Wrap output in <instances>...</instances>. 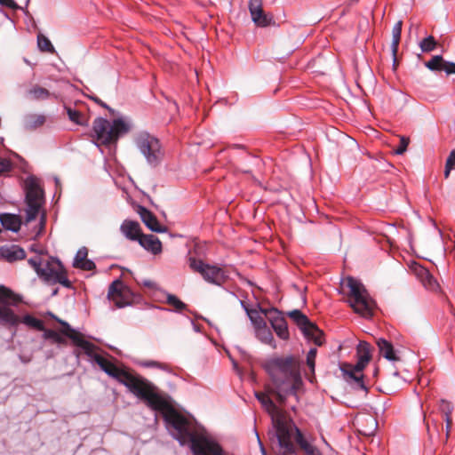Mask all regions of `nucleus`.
I'll list each match as a JSON object with an SVG mask.
<instances>
[{
    "label": "nucleus",
    "instance_id": "nucleus-1",
    "mask_svg": "<svg viewBox=\"0 0 455 455\" xmlns=\"http://www.w3.org/2000/svg\"><path fill=\"white\" fill-rule=\"evenodd\" d=\"M62 323L65 326L62 332L71 339L74 346L83 349L92 363H96L109 377L124 385L131 393L143 401L148 407L161 412L166 427L169 428L171 426V403L158 391L156 387L148 379L116 366L111 356L99 353L100 347L86 340L81 332L71 328L68 323Z\"/></svg>",
    "mask_w": 455,
    "mask_h": 455
},
{
    "label": "nucleus",
    "instance_id": "nucleus-2",
    "mask_svg": "<svg viewBox=\"0 0 455 455\" xmlns=\"http://www.w3.org/2000/svg\"><path fill=\"white\" fill-rule=\"evenodd\" d=\"M263 367L269 376L270 384L266 387L265 393H256V397L274 421V418L283 416L270 395L275 396L276 402L283 405L289 395H296L303 384L300 363L293 355L276 356L267 360Z\"/></svg>",
    "mask_w": 455,
    "mask_h": 455
},
{
    "label": "nucleus",
    "instance_id": "nucleus-3",
    "mask_svg": "<svg viewBox=\"0 0 455 455\" xmlns=\"http://www.w3.org/2000/svg\"><path fill=\"white\" fill-rule=\"evenodd\" d=\"M172 436L181 445L189 444L194 455H225L221 446L204 433H199L192 419L181 414L172 401Z\"/></svg>",
    "mask_w": 455,
    "mask_h": 455
},
{
    "label": "nucleus",
    "instance_id": "nucleus-4",
    "mask_svg": "<svg viewBox=\"0 0 455 455\" xmlns=\"http://www.w3.org/2000/svg\"><path fill=\"white\" fill-rule=\"evenodd\" d=\"M273 425L276 437V443L273 446V449L276 455L295 454L297 449L292 439L305 455H322L320 451L305 438L302 432L291 420H287L283 417H277L274 418Z\"/></svg>",
    "mask_w": 455,
    "mask_h": 455
},
{
    "label": "nucleus",
    "instance_id": "nucleus-5",
    "mask_svg": "<svg viewBox=\"0 0 455 455\" xmlns=\"http://www.w3.org/2000/svg\"><path fill=\"white\" fill-rule=\"evenodd\" d=\"M28 264L35 269L38 276L47 283H60L64 287H70L71 283L61 262L50 257L46 260L39 256L28 259Z\"/></svg>",
    "mask_w": 455,
    "mask_h": 455
},
{
    "label": "nucleus",
    "instance_id": "nucleus-6",
    "mask_svg": "<svg viewBox=\"0 0 455 455\" xmlns=\"http://www.w3.org/2000/svg\"><path fill=\"white\" fill-rule=\"evenodd\" d=\"M128 131V124L119 118L110 123L105 118L98 117L92 124L93 138L97 146L115 143L120 136L127 133Z\"/></svg>",
    "mask_w": 455,
    "mask_h": 455
},
{
    "label": "nucleus",
    "instance_id": "nucleus-7",
    "mask_svg": "<svg viewBox=\"0 0 455 455\" xmlns=\"http://www.w3.org/2000/svg\"><path fill=\"white\" fill-rule=\"evenodd\" d=\"M347 285L349 288V296L353 299L350 305L355 312L364 317H371L375 302L370 298L363 284L353 277H347Z\"/></svg>",
    "mask_w": 455,
    "mask_h": 455
},
{
    "label": "nucleus",
    "instance_id": "nucleus-8",
    "mask_svg": "<svg viewBox=\"0 0 455 455\" xmlns=\"http://www.w3.org/2000/svg\"><path fill=\"white\" fill-rule=\"evenodd\" d=\"M43 202L44 192L37 181L34 179L28 180L26 184V220L28 222L37 217Z\"/></svg>",
    "mask_w": 455,
    "mask_h": 455
},
{
    "label": "nucleus",
    "instance_id": "nucleus-9",
    "mask_svg": "<svg viewBox=\"0 0 455 455\" xmlns=\"http://www.w3.org/2000/svg\"><path fill=\"white\" fill-rule=\"evenodd\" d=\"M188 264L194 272L200 274L210 283L221 285L226 281L224 270L218 266L206 264L194 257H189Z\"/></svg>",
    "mask_w": 455,
    "mask_h": 455
},
{
    "label": "nucleus",
    "instance_id": "nucleus-10",
    "mask_svg": "<svg viewBox=\"0 0 455 455\" xmlns=\"http://www.w3.org/2000/svg\"><path fill=\"white\" fill-rule=\"evenodd\" d=\"M136 145L150 164H157L163 154L159 140L148 132H141L136 138Z\"/></svg>",
    "mask_w": 455,
    "mask_h": 455
},
{
    "label": "nucleus",
    "instance_id": "nucleus-11",
    "mask_svg": "<svg viewBox=\"0 0 455 455\" xmlns=\"http://www.w3.org/2000/svg\"><path fill=\"white\" fill-rule=\"evenodd\" d=\"M364 368V366H361V364L357 363L355 364L344 363L340 365V371H342L344 379L355 389L367 393L368 387L363 380Z\"/></svg>",
    "mask_w": 455,
    "mask_h": 455
},
{
    "label": "nucleus",
    "instance_id": "nucleus-12",
    "mask_svg": "<svg viewBox=\"0 0 455 455\" xmlns=\"http://www.w3.org/2000/svg\"><path fill=\"white\" fill-rule=\"evenodd\" d=\"M248 8L252 21L258 27L266 28L275 23L273 16L264 12L263 0H250Z\"/></svg>",
    "mask_w": 455,
    "mask_h": 455
},
{
    "label": "nucleus",
    "instance_id": "nucleus-13",
    "mask_svg": "<svg viewBox=\"0 0 455 455\" xmlns=\"http://www.w3.org/2000/svg\"><path fill=\"white\" fill-rule=\"evenodd\" d=\"M130 291L121 280H115L108 288V296L117 307H124L130 304Z\"/></svg>",
    "mask_w": 455,
    "mask_h": 455
},
{
    "label": "nucleus",
    "instance_id": "nucleus-14",
    "mask_svg": "<svg viewBox=\"0 0 455 455\" xmlns=\"http://www.w3.org/2000/svg\"><path fill=\"white\" fill-rule=\"evenodd\" d=\"M266 316L271 323L272 328L275 331L276 335L282 339H288L290 337L287 322L281 315V313L275 309L271 308L269 310L264 311Z\"/></svg>",
    "mask_w": 455,
    "mask_h": 455
},
{
    "label": "nucleus",
    "instance_id": "nucleus-15",
    "mask_svg": "<svg viewBox=\"0 0 455 455\" xmlns=\"http://www.w3.org/2000/svg\"><path fill=\"white\" fill-rule=\"evenodd\" d=\"M425 67L431 71H445L447 75L455 74V63L443 60L441 55H435L425 62Z\"/></svg>",
    "mask_w": 455,
    "mask_h": 455
},
{
    "label": "nucleus",
    "instance_id": "nucleus-16",
    "mask_svg": "<svg viewBox=\"0 0 455 455\" xmlns=\"http://www.w3.org/2000/svg\"><path fill=\"white\" fill-rule=\"evenodd\" d=\"M136 212L140 215L142 222L154 232H162V227L156 217L146 207L142 205H137Z\"/></svg>",
    "mask_w": 455,
    "mask_h": 455
},
{
    "label": "nucleus",
    "instance_id": "nucleus-17",
    "mask_svg": "<svg viewBox=\"0 0 455 455\" xmlns=\"http://www.w3.org/2000/svg\"><path fill=\"white\" fill-rule=\"evenodd\" d=\"M120 230L131 241L138 242L143 235L140 223L131 220H124L120 227Z\"/></svg>",
    "mask_w": 455,
    "mask_h": 455
},
{
    "label": "nucleus",
    "instance_id": "nucleus-18",
    "mask_svg": "<svg viewBox=\"0 0 455 455\" xmlns=\"http://www.w3.org/2000/svg\"><path fill=\"white\" fill-rule=\"evenodd\" d=\"M88 249L86 247H81L74 259L73 267L85 271L93 270L96 267L95 263L87 259Z\"/></svg>",
    "mask_w": 455,
    "mask_h": 455
},
{
    "label": "nucleus",
    "instance_id": "nucleus-19",
    "mask_svg": "<svg viewBox=\"0 0 455 455\" xmlns=\"http://www.w3.org/2000/svg\"><path fill=\"white\" fill-rule=\"evenodd\" d=\"M9 306L0 304V323L7 327H16L20 323V317Z\"/></svg>",
    "mask_w": 455,
    "mask_h": 455
},
{
    "label": "nucleus",
    "instance_id": "nucleus-20",
    "mask_svg": "<svg viewBox=\"0 0 455 455\" xmlns=\"http://www.w3.org/2000/svg\"><path fill=\"white\" fill-rule=\"evenodd\" d=\"M138 242L145 250L155 255L162 251V243L154 235L143 234Z\"/></svg>",
    "mask_w": 455,
    "mask_h": 455
},
{
    "label": "nucleus",
    "instance_id": "nucleus-21",
    "mask_svg": "<svg viewBox=\"0 0 455 455\" xmlns=\"http://www.w3.org/2000/svg\"><path fill=\"white\" fill-rule=\"evenodd\" d=\"M1 255L9 262L20 260L26 258L25 251L18 245H11L1 248Z\"/></svg>",
    "mask_w": 455,
    "mask_h": 455
},
{
    "label": "nucleus",
    "instance_id": "nucleus-22",
    "mask_svg": "<svg viewBox=\"0 0 455 455\" xmlns=\"http://www.w3.org/2000/svg\"><path fill=\"white\" fill-rule=\"evenodd\" d=\"M371 346L366 341H360L356 347L357 363L366 367L371 360Z\"/></svg>",
    "mask_w": 455,
    "mask_h": 455
},
{
    "label": "nucleus",
    "instance_id": "nucleus-23",
    "mask_svg": "<svg viewBox=\"0 0 455 455\" xmlns=\"http://www.w3.org/2000/svg\"><path fill=\"white\" fill-rule=\"evenodd\" d=\"M377 346L379 347V354L389 361H399L400 358L396 355L395 351L394 349L391 342L387 341L385 339H379L377 341Z\"/></svg>",
    "mask_w": 455,
    "mask_h": 455
},
{
    "label": "nucleus",
    "instance_id": "nucleus-24",
    "mask_svg": "<svg viewBox=\"0 0 455 455\" xmlns=\"http://www.w3.org/2000/svg\"><path fill=\"white\" fill-rule=\"evenodd\" d=\"M21 301V298L11 289L0 285V304L16 306Z\"/></svg>",
    "mask_w": 455,
    "mask_h": 455
},
{
    "label": "nucleus",
    "instance_id": "nucleus-25",
    "mask_svg": "<svg viewBox=\"0 0 455 455\" xmlns=\"http://www.w3.org/2000/svg\"><path fill=\"white\" fill-rule=\"evenodd\" d=\"M403 21L398 20L393 27L392 29V43H391V50L392 54L394 56V68L396 67V54L398 52V46L401 40V33H402Z\"/></svg>",
    "mask_w": 455,
    "mask_h": 455
},
{
    "label": "nucleus",
    "instance_id": "nucleus-26",
    "mask_svg": "<svg viewBox=\"0 0 455 455\" xmlns=\"http://www.w3.org/2000/svg\"><path fill=\"white\" fill-rule=\"evenodd\" d=\"M58 322L62 325V329L60 331H56L51 329H44L43 338L44 339L51 340L52 343L64 345L66 344V339L63 336L68 338L62 332V330L65 328V326L63 325V323H61V322H65L60 319H58Z\"/></svg>",
    "mask_w": 455,
    "mask_h": 455
},
{
    "label": "nucleus",
    "instance_id": "nucleus-27",
    "mask_svg": "<svg viewBox=\"0 0 455 455\" xmlns=\"http://www.w3.org/2000/svg\"><path fill=\"white\" fill-rule=\"evenodd\" d=\"M302 332L307 339L314 340L317 346H321L323 343V331L312 322L308 323V326Z\"/></svg>",
    "mask_w": 455,
    "mask_h": 455
},
{
    "label": "nucleus",
    "instance_id": "nucleus-28",
    "mask_svg": "<svg viewBox=\"0 0 455 455\" xmlns=\"http://www.w3.org/2000/svg\"><path fill=\"white\" fill-rule=\"evenodd\" d=\"M0 221L2 226L8 230L17 232L20 228V219L13 214H2L0 216Z\"/></svg>",
    "mask_w": 455,
    "mask_h": 455
},
{
    "label": "nucleus",
    "instance_id": "nucleus-29",
    "mask_svg": "<svg viewBox=\"0 0 455 455\" xmlns=\"http://www.w3.org/2000/svg\"><path fill=\"white\" fill-rule=\"evenodd\" d=\"M28 95L35 100H46L52 97L57 99L55 93H52L47 89L39 85L32 86L28 91Z\"/></svg>",
    "mask_w": 455,
    "mask_h": 455
},
{
    "label": "nucleus",
    "instance_id": "nucleus-30",
    "mask_svg": "<svg viewBox=\"0 0 455 455\" xmlns=\"http://www.w3.org/2000/svg\"><path fill=\"white\" fill-rule=\"evenodd\" d=\"M257 338L263 343L270 345L273 348H275L276 345L273 337V334L269 328L265 323L255 329Z\"/></svg>",
    "mask_w": 455,
    "mask_h": 455
},
{
    "label": "nucleus",
    "instance_id": "nucleus-31",
    "mask_svg": "<svg viewBox=\"0 0 455 455\" xmlns=\"http://www.w3.org/2000/svg\"><path fill=\"white\" fill-rule=\"evenodd\" d=\"M438 411L443 419L455 418V406L452 403L441 399L438 403Z\"/></svg>",
    "mask_w": 455,
    "mask_h": 455
},
{
    "label": "nucleus",
    "instance_id": "nucleus-32",
    "mask_svg": "<svg viewBox=\"0 0 455 455\" xmlns=\"http://www.w3.org/2000/svg\"><path fill=\"white\" fill-rule=\"evenodd\" d=\"M288 316L293 320L301 331L308 326L310 323L309 319L306 315H304L300 310L294 309L292 311L288 312Z\"/></svg>",
    "mask_w": 455,
    "mask_h": 455
},
{
    "label": "nucleus",
    "instance_id": "nucleus-33",
    "mask_svg": "<svg viewBox=\"0 0 455 455\" xmlns=\"http://www.w3.org/2000/svg\"><path fill=\"white\" fill-rule=\"evenodd\" d=\"M20 323H23L27 326L33 328L36 331H44V322L40 319H37L30 315H26L22 318H20Z\"/></svg>",
    "mask_w": 455,
    "mask_h": 455
},
{
    "label": "nucleus",
    "instance_id": "nucleus-34",
    "mask_svg": "<svg viewBox=\"0 0 455 455\" xmlns=\"http://www.w3.org/2000/svg\"><path fill=\"white\" fill-rule=\"evenodd\" d=\"M46 121V117L44 115H30L27 119V125L30 129H36L42 126Z\"/></svg>",
    "mask_w": 455,
    "mask_h": 455
},
{
    "label": "nucleus",
    "instance_id": "nucleus-35",
    "mask_svg": "<svg viewBox=\"0 0 455 455\" xmlns=\"http://www.w3.org/2000/svg\"><path fill=\"white\" fill-rule=\"evenodd\" d=\"M246 312L255 329L266 323L264 318L260 315L258 310L246 309Z\"/></svg>",
    "mask_w": 455,
    "mask_h": 455
},
{
    "label": "nucleus",
    "instance_id": "nucleus-36",
    "mask_svg": "<svg viewBox=\"0 0 455 455\" xmlns=\"http://www.w3.org/2000/svg\"><path fill=\"white\" fill-rule=\"evenodd\" d=\"M37 45L40 51L46 52H53L54 47L52 44L51 41L44 36L39 35L37 36Z\"/></svg>",
    "mask_w": 455,
    "mask_h": 455
},
{
    "label": "nucleus",
    "instance_id": "nucleus-37",
    "mask_svg": "<svg viewBox=\"0 0 455 455\" xmlns=\"http://www.w3.org/2000/svg\"><path fill=\"white\" fill-rule=\"evenodd\" d=\"M151 295L159 301L166 302L167 304H171V293L162 291L161 289L155 288L154 291H151Z\"/></svg>",
    "mask_w": 455,
    "mask_h": 455
},
{
    "label": "nucleus",
    "instance_id": "nucleus-38",
    "mask_svg": "<svg viewBox=\"0 0 455 455\" xmlns=\"http://www.w3.org/2000/svg\"><path fill=\"white\" fill-rule=\"evenodd\" d=\"M436 46V42L434 36H429L423 39L420 43V48L422 52H432Z\"/></svg>",
    "mask_w": 455,
    "mask_h": 455
},
{
    "label": "nucleus",
    "instance_id": "nucleus-39",
    "mask_svg": "<svg viewBox=\"0 0 455 455\" xmlns=\"http://www.w3.org/2000/svg\"><path fill=\"white\" fill-rule=\"evenodd\" d=\"M455 169V149H453L447 160H446V164H445V170H444V177L447 179L450 175V172L451 170Z\"/></svg>",
    "mask_w": 455,
    "mask_h": 455
},
{
    "label": "nucleus",
    "instance_id": "nucleus-40",
    "mask_svg": "<svg viewBox=\"0 0 455 455\" xmlns=\"http://www.w3.org/2000/svg\"><path fill=\"white\" fill-rule=\"evenodd\" d=\"M66 110L69 119L72 122H74L76 124H83V116L79 111L73 109L71 108H66Z\"/></svg>",
    "mask_w": 455,
    "mask_h": 455
},
{
    "label": "nucleus",
    "instance_id": "nucleus-41",
    "mask_svg": "<svg viewBox=\"0 0 455 455\" xmlns=\"http://www.w3.org/2000/svg\"><path fill=\"white\" fill-rule=\"evenodd\" d=\"M316 354H317L316 348H311L307 355V364L310 368L313 375L315 373Z\"/></svg>",
    "mask_w": 455,
    "mask_h": 455
},
{
    "label": "nucleus",
    "instance_id": "nucleus-42",
    "mask_svg": "<svg viewBox=\"0 0 455 455\" xmlns=\"http://www.w3.org/2000/svg\"><path fill=\"white\" fill-rule=\"evenodd\" d=\"M410 139L406 137H401L399 147L395 150L396 155H403L409 145Z\"/></svg>",
    "mask_w": 455,
    "mask_h": 455
},
{
    "label": "nucleus",
    "instance_id": "nucleus-43",
    "mask_svg": "<svg viewBox=\"0 0 455 455\" xmlns=\"http://www.w3.org/2000/svg\"><path fill=\"white\" fill-rule=\"evenodd\" d=\"M443 420L445 422V436H446V440H448L452 433L453 428H454L455 418H447V419H443Z\"/></svg>",
    "mask_w": 455,
    "mask_h": 455
},
{
    "label": "nucleus",
    "instance_id": "nucleus-44",
    "mask_svg": "<svg viewBox=\"0 0 455 455\" xmlns=\"http://www.w3.org/2000/svg\"><path fill=\"white\" fill-rule=\"evenodd\" d=\"M172 309L177 312H182L187 309V305L179 299L176 296L172 295Z\"/></svg>",
    "mask_w": 455,
    "mask_h": 455
},
{
    "label": "nucleus",
    "instance_id": "nucleus-45",
    "mask_svg": "<svg viewBox=\"0 0 455 455\" xmlns=\"http://www.w3.org/2000/svg\"><path fill=\"white\" fill-rule=\"evenodd\" d=\"M365 420L367 422L371 423V425L372 426V428L370 429V430H361L360 432L362 434H363L364 435H369L370 436V435H373V433L375 431V428H376V424L377 423H376V420L373 418H371V417L366 419Z\"/></svg>",
    "mask_w": 455,
    "mask_h": 455
},
{
    "label": "nucleus",
    "instance_id": "nucleus-46",
    "mask_svg": "<svg viewBox=\"0 0 455 455\" xmlns=\"http://www.w3.org/2000/svg\"><path fill=\"white\" fill-rule=\"evenodd\" d=\"M138 283L148 288L150 290V291H154L155 288L156 287V284L150 280H141V281H138Z\"/></svg>",
    "mask_w": 455,
    "mask_h": 455
},
{
    "label": "nucleus",
    "instance_id": "nucleus-47",
    "mask_svg": "<svg viewBox=\"0 0 455 455\" xmlns=\"http://www.w3.org/2000/svg\"><path fill=\"white\" fill-rule=\"evenodd\" d=\"M10 168V163L9 161L0 158V174L3 172L8 171Z\"/></svg>",
    "mask_w": 455,
    "mask_h": 455
},
{
    "label": "nucleus",
    "instance_id": "nucleus-48",
    "mask_svg": "<svg viewBox=\"0 0 455 455\" xmlns=\"http://www.w3.org/2000/svg\"><path fill=\"white\" fill-rule=\"evenodd\" d=\"M0 4L12 9L17 8V4L13 0H0Z\"/></svg>",
    "mask_w": 455,
    "mask_h": 455
},
{
    "label": "nucleus",
    "instance_id": "nucleus-49",
    "mask_svg": "<svg viewBox=\"0 0 455 455\" xmlns=\"http://www.w3.org/2000/svg\"><path fill=\"white\" fill-rule=\"evenodd\" d=\"M30 251H35V252L39 253V254H42V253H43V251H38V250L36 249V244H32V245L30 246Z\"/></svg>",
    "mask_w": 455,
    "mask_h": 455
},
{
    "label": "nucleus",
    "instance_id": "nucleus-50",
    "mask_svg": "<svg viewBox=\"0 0 455 455\" xmlns=\"http://www.w3.org/2000/svg\"><path fill=\"white\" fill-rule=\"evenodd\" d=\"M146 365H148V366H160V363L156 362V361H150V362L147 363Z\"/></svg>",
    "mask_w": 455,
    "mask_h": 455
},
{
    "label": "nucleus",
    "instance_id": "nucleus-51",
    "mask_svg": "<svg viewBox=\"0 0 455 455\" xmlns=\"http://www.w3.org/2000/svg\"><path fill=\"white\" fill-rule=\"evenodd\" d=\"M427 430L429 431V421L428 420L427 421Z\"/></svg>",
    "mask_w": 455,
    "mask_h": 455
},
{
    "label": "nucleus",
    "instance_id": "nucleus-52",
    "mask_svg": "<svg viewBox=\"0 0 455 455\" xmlns=\"http://www.w3.org/2000/svg\"><path fill=\"white\" fill-rule=\"evenodd\" d=\"M432 422L434 423L435 427H437V423L435 420L433 419Z\"/></svg>",
    "mask_w": 455,
    "mask_h": 455
}]
</instances>
